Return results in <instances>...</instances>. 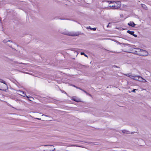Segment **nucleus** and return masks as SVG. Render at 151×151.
Masks as SVG:
<instances>
[{"mask_svg": "<svg viewBox=\"0 0 151 151\" xmlns=\"http://www.w3.org/2000/svg\"><path fill=\"white\" fill-rule=\"evenodd\" d=\"M62 33L67 35L72 36H77L79 35V33L78 32H68V31L63 32Z\"/></svg>", "mask_w": 151, "mask_h": 151, "instance_id": "obj_1", "label": "nucleus"}, {"mask_svg": "<svg viewBox=\"0 0 151 151\" xmlns=\"http://www.w3.org/2000/svg\"><path fill=\"white\" fill-rule=\"evenodd\" d=\"M134 80L143 83H145L147 82L145 79L143 78L141 76L136 75H135V77L134 78Z\"/></svg>", "mask_w": 151, "mask_h": 151, "instance_id": "obj_2", "label": "nucleus"}, {"mask_svg": "<svg viewBox=\"0 0 151 151\" xmlns=\"http://www.w3.org/2000/svg\"><path fill=\"white\" fill-rule=\"evenodd\" d=\"M116 4L114 5V8H113L114 9H117L119 8H120L121 5L120 2L119 1L115 2Z\"/></svg>", "mask_w": 151, "mask_h": 151, "instance_id": "obj_3", "label": "nucleus"}, {"mask_svg": "<svg viewBox=\"0 0 151 151\" xmlns=\"http://www.w3.org/2000/svg\"><path fill=\"white\" fill-rule=\"evenodd\" d=\"M7 88V85L6 83L0 84V90H4Z\"/></svg>", "mask_w": 151, "mask_h": 151, "instance_id": "obj_4", "label": "nucleus"}, {"mask_svg": "<svg viewBox=\"0 0 151 151\" xmlns=\"http://www.w3.org/2000/svg\"><path fill=\"white\" fill-rule=\"evenodd\" d=\"M17 93L18 94L24 96V97H26L27 98H29V97L27 96L26 94L22 91H21L20 90H19L17 91Z\"/></svg>", "mask_w": 151, "mask_h": 151, "instance_id": "obj_5", "label": "nucleus"}, {"mask_svg": "<svg viewBox=\"0 0 151 151\" xmlns=\"http://www.w3.org/2000/svg\"><path fill=\"white\" fill-rule=\"evenodd\" d=\"M148 52L146 50L142 49L141 51L140 56H147L148 55Z\"/></svg>", "mask_w": 151, "mask_h": 151, "instance_id": "obj_6", "label": "nucleus"}, {"mask_svg": "<svg viewBox=\"0 0 151 151\" xmlns=\"http://www.w3.org/2000/svg\"><path fill=\"white\" fill-rule=\"evenodd\" d=\"M124 75L127 76L132 79L134 80V78L135 77V75H132L131 73H129L127 74H124Z\"/></svg>", "mask_w": 151, "mask_h": 151, "instance_id": "obj_7", "label": "nucleus"}, {"mask_svg": "<svg viewBox=\"0 0 151 151\" xmlns=\"http://www.w3.org/2000/svg\"><path fill=\"white\" fill-rule=\"evenodd\" d=\"M127 32L130 34V35H133L135 37H137V35H136L134 34V31H132L130 30H128L127 31Z\"/></svg>", "mask_w": 151, "mask_h": 151, "instance_id": "obj_8", "label": "nucleus"}, {"mask_svg": "<svg viewBox=\"0 0 151 151\" xmlns=\"http://www.w3.org/2000/svg\"><path fill=\"white\" fill-rule=\"evenodd\" d=\"M140 50V48H135V50L134 51V53L137 55H138L139 54V51Z\"/></svg>", "mask_w": 151, "mask_h": 151, "instance_id": "obj_9", "label": "nucleus"}, {"mask_svg": "<svg viewBox=\"0 0 151 151\" xmlns=\"http://www.w3.org/2000/svg\"><path fill=\"white\" fill-rule=\"evenodd\" d=\"M128 24L130 26L134 27L136 24L132 22H130Z\"/></svg>", "mask_w": 151, "mask_h": 151, "instance_id": "obj_10", "label": "nucleus"}, {"mask_svg": "<svg viewBox=\"0 0 151 151\" xmlns=\"http://www.w3.org/2000/svg\"><path fill=\"white\" fill-rule=\"evenodd\" d=\"M141 5L142 7L144 9L146 10H147L148 9V8L145 5L142 4H141Z\"/></svg>", "mask_w": 151, "mask_h": 151, "instance_id": "obj_11", "label": "nucleus"}, {"mask_svg": "<svg viewBox=\"0 0 151 151\" xmlns=\"http://www.w3.org/2000/svg\"><path fill=\"white\" fill-rule=\"evenodd\" d=\"M72 100H73L77 102H79L80 101V99L77 98H73Z\"/></svg>", "mask_w": 151, "mask_h": 151, "instance_id": "obj_12", "label": "nucleus"}, {"mask_svg": "<svg viewBox=\"0 0 151 151\" xmlns=\"http://www.w3.org/2000/svg\"><path fill=\"white\" fill-rule=\"evenodd\" d=\"M122 132L124 134H129V131L126 130H122Z\"/></svg>", "mask_w": 151, "mask_h": 151, "instance_id": "obj_13", "label": "nucleus"}, {"mask_svg": "<svg viewBox=\"0 0 151 151\" xmlns=\"http://www.w3.org/2000/svg\"><path fill=\"white\" fill-rule=\"evenodd\" d=\"M8 42H10L11 43H12V41L11 40L6 41V40H3V42L5 43H6Z\"/></svg>", "mask_w": 151, "mask_h": 151, "instance_id": "obj_14", "label": "nucleus"}, {"mask_svg": "<svg viewBox=\"0 0 151 151\" xmlns=\"http://www.w3.org/2000/svg\"><path fill=\"white\" fill-rule=\"evenodd\" d=\"M107 2H108L109 4H110L111 3H113L115 2V1H107Z\"/></svg>", "mask_w": 151, "mask_h": 151, "instance_id": "obj_15", "label": "nucleus"}, {"mask_svg": "<svg viewBox=\"0 0 151 151\" xmlns=\"http://www.w3.org/2000/svg\"><path fill=\"white\" fill-rule=\"evenodd\" d=\"M0 82H1V83H3L2 84L6 83L5 81L2 80H0Z\"/></svg>", "mask_w": 151, "mask_h": 151, "instance_id": "obj_16", "label": "nucleus"}, {"mask_svg": "<svg viewBox=\"0 0 151 151\" xmlns=\"http://www.w3.org/2000/svg\"><path fill=\"white\" fill-rule=\"evenodd\" d=\"M81 55H84L85 56H86V57H88L87 55H86V54L84 53V52H81Z\"/></svg>", "mask_w": 151, "mask_h": 151, "instance_id": "obj_17", "label": "nucleus"}, {"mask_svg": "<svg viewBox=\"0 0 151 151\" xmlns=\"http://www.w3.org/2000/svg\"><path fill=\"white\" fill-rule=\"evenodd\" d=\"M142 49L140 48V50L139 51V54H138V55L140 56L141 51H142Z\"/></svg>", "mask_w": 151, "mask_h": 151, "instance_id": "obj_18", "label": "nucleus"}, {"mask_svg": "<svg viewBox=\"0 0 151 151\" xmlns=\"http://www.w3.org/2000/svg\"><path fill=\"white\" fill-rule=\"evenodd\" d=\"M13 63L14 64H18V63L17 62L14 61H13Z\"/></svg>", "mask_w": 151, "mask_h": 151, "instance_id": "obj_19", "label": "nucleus"}, {"mask_svg": "<svg viewBox=\"0 0 151 151\" xmlns=\"http://www.w3.org/2000/svg\"><path fill=\"white\" fill-rule=\"evenodd\" d=\"M81 90V91H83L85 93H86H86H87V92L86 91H85V90H84L83 89H82L81 88H79Z\"/></svg>", "mask_w": 151, "mask_h": 151, "instance_id": "obj_20", "label": "nucleus"}, {"mask_svg": "<svg viewBox=\"0 0 151 151\" xmlns=\"http://www.w3.org/2000/svg\"><path fill=\"white\" fill-rule=\"evenodd\" d=\"M109 7H110V8H112L113 9H114L113 8H114V5H112V6H109Z\"/></svg>", "mask_w": 151, "mask_h": 151, "instance_id": "obj_21", "label": "nucleus"}, {"mask_svg": "<svg viewBox=\"0 0 151 151\" xmlns=\"http://www.w3.org/2000/svg\"><path fill=\"white\" fill-rule=\"evenodd\" d=\"M137 89H134L131 91L132 92H134V93H135V91H137Z\"/></svg>", "mask_w": 151, "mask_h": 151, "instance_id": "obj_22", "label": "nucleus"}, {"mask_svg": "<svg viewBox=\"0 0 151 151\" xmlns=\"http://www.w3.org/2000/svg\"><path fill=\"white\" fill-rule=\"evenodd\" d=\"M91 29L94 31L96 30V28H91Z\"/></svg>", "mask_w": 151, "mask_h": 151, "instance_id": "obj_23", "label": "nucleus"}, {"mask_svg": "<svg viewBox=\"0 0 151 151\" xmlns=\"http://www.w3.org/2000/svg\"><path fill=\"white\" fill-rule=\"evenodd\" d=\"M55 150V149L54 148V149L53 150H48V151H46L45 150H44L43 151H53V150Z\"/></svg>", "mask_w": 151, "mask_h": 151, "instance_id": "obj_24", "label": "nucleus"}, {"mask_svg": "<svg viewBox=\"0 0 151 151\" xmlns=\"http://www.w3.org/2000/svg\"><path fill=\"white\" fill-rule=\"evenodd\" d=\"M88 95H89V96H91V95L89 93H86Z\"/></svg>", "mask_w": 151, "mask_h": 151, "instance_id": "obj_25", "label": "nucleus"}, {"mask_svg": "<svg viewBox=\"0 0 151 151\" xmlns=\"http://www.w3.org/2000/svg\"><path fill=\"white\" fill-rule=\"evenodd\" d=\"M7 45L9 46L10 47H11V45H10L9 44L7 43L6 44Z\"/></svg>", "mask_w": 151, "mask_h": 151, "instance_id": "obj_26", "label": "nucleus"}, {"mask_svg": "<svg viewBox=\"0 0 151 151\" xmlns=\"http://www.w3.org/2000/svg\"><path fill=\"white\" fill-rule=\"evenodd\" d=\"M48 146V145H44V146ZM49 146H52V147H54V146L53 145H49Z\"/></svg>", "mask_w": 151, "mask_h": 151, "instance_id": "obj_27", "label": "nucleus"}, {"mask_svg": "<svg viewBox=\"0 0 151 151\" xmlns=\"http://www.w3.org/2000/svg\"><path fill=\"white\" fill-rule=\"evenodd\" d=\"M44 116H47V115H44V114H42V116H44Z\"/></svg>", "mask_w": 151, "mask_h": 151, "instance_id": "obj_28", "label": "nucleus"}, {"mask_svg": "<svg viewBox=\"0 0 151 151\" xmlns=\"http://www.w3.org/2000/svg\"><path fill=\"white\" fill-rule=\"evenodd\" d=\"M35 119H38V120H41L40 119L37 118H35Z\"/></svg>", "mask_w": 151, "mask_h": 151, "instance_id": "obj_29", "label": "nucleus"}, {"mask_svg": "<svg viewBox=\"0 0 151 151\" xmlns=\"http://www.w3.org/2000/svg\"><path fill=\"white\" fill-rule=\"evenodd\" d=\"M123 15L122 14H120V16L121 17H123Z\"/></svg>", "mask_w": 151, "mask_h": 151, "instance_id": "obj_30", "label": "nucleus"}, {"mask_svg": "<svg viewBox=\"0 0 151 151\" xmlns=\"http://www.w3.org/2000/svg\"><path fill=\"white\" fill-rule=\"evenodd\" d=\"M110 24V23H109V24H108L107 26V27H109V24Z\"/></svg>", "mask_w": 151, "mask_h": 151, "instance_id": "obj_31", "label": "nucleus"}, {"mask_svg": "<svg viewBox=\"0 0 151 151\" xmlns=\"http://www.w3.org/2000/svg\"><path fill=\"white\" fill-rule=\"evenodd\" d=\"M71 146H77V147H79V146H75V145H71Z\"/></svg>", "mask_w": 151, "mask_h": 151, "instance_id": "obj_32", "label": "nucleus"}, {"mask_svg": "<svg viewBox=\"0 0 151 151\" xmlns=\"http://www.w3.org/2000/svg\"><path fill=\"white\" fill-rule=\"evenodd\" d=\"M76 88H78V89H79V88H78V87H76Z\"/></svg>", "mask_w": 151, "mask_h": 151, "instance_id": "obj_33", "label": "nucleus"}, {"mask_svg": "<svg viewBox=\"0 0 151 151\" xmlns=\"http://www.w3.org/2000/svg\"><path fill=\"white\" fill-rule=\"evenodd\" d=\"M19 64H20V63H19ZM21 64H24V65H25V64H24V63H21Z\"/></svg>", "mask_w": 151, "mask_h": 151, "instance_id": "obj_34", "label": "nucleus"}, {"mask_svg": "<svg viewBox=\"0 0 151 151\" xmlns=\"http://www.w3.org/2000/svg\"><path fill=\"white\" fill-rule=\"evenodd\" d=\"M73 86H74V87H76V86H75V85H73Z\"/></svg>", "mask_w": 151, "mask_h": 151, "instance_id": "obj_35", "label": "nucleus"}, {"mask_svg": "<svg viewBox=\"0 0 151 151\" xmlns=\"http://www.w3.org/2000/svg\"><path fill=\"white\" fill-rule=\"evenodd\" d=\"M30 101H32V100H29Z\"/></svg>", "mask_w": 151, "mask_h": 151, "instance_id": "obj_36", "label": "nucleus"}, {"mask_svg": "<svg viewBox=\"0 0 151 151\" xmlns=\"http://www.w3.org/2000/svg\"><path fill=\"white\" fill-rule=\"evenodd\" d=\"M30 98L32 99V97H30Z\"/></svg>", "mask_w": 151, "mask_h": 151, "instance_id": "obj_37", "label": "nucleus"}]
</instances>
